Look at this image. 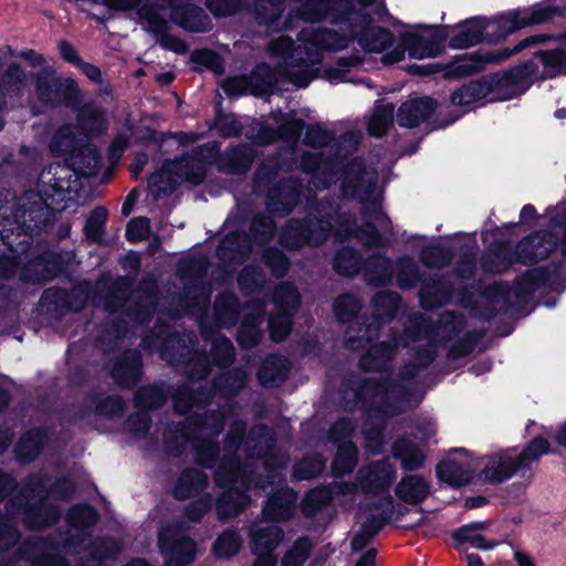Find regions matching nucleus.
<instances>
[{"mask_svg":"<svg viewBox=\"0 0 566 566\" xmlns=\"http://www.w3.org/2000/svg\"><path fill=\"white\" fill-rule=\"evenodd\" d=\"M394 344L381 342L373 345L368 353L360 359V366L365 370H375L378 377H370L364 381L357 392V402L366 409V423L363 434L367 448L371 452H379L382 447L381 428L384 418L394 416L402 410V388L399 384L390 382V373L386 368L397 348L399 342L395 337Z\"/></svg>","mask_w":566,"mask_h":566,"instance_id":"obj_1","label":"nucleus"},{"mask_svg":"<svg viewBox=\"0 0 566 566\" xmlns=\"http://www.w3.org/2000/svg\"><path fill=\"white\" fill-rule=\"evenodd\" d=\"M557 39L560 41L558 48L537 52L530 63L505 73L496 87L488 81L470 82L452 94L451 103L469 107L483 101L511 99L525 93L535 78L566 74V32Z\"/></svg>","mask_w":566,"mask_h":566,"instance_id":"obj_2","label":"nucleus"},{"mask_svg":"<svg viewBox=\"0 0 566 566\" xmlns=\"http://www.w3.org/2000/svg\"><path fill=\"white\" fill-rule=\"evenodd\" d=\"M259 431L255 444L252 450H249L248 455L250 458L264 457V467L268 478L271 479L268 483L274 484L275 479H277V483L272 490L273 493L262 512L265 521L253 525L251 530L252 552L255 555L253 566H275L276 558L273 555V551L282 542L283 532L279 526L270 525L268 522L289 518L294 510L297 497L293 490L281 483L280 474L273 468V454L271 453L272 437L269 436L265 428H260ZM251 442L252 439L250 438L244 440V448L251 449Z\"/></svg>","mask_w":566,"mask_h":566,"instance_id":"obj_3","label":"nucleus"},{"mask_svg":"<svg viewBox=\"0 0 566 566\" xmlns=\"http://www.w3.org/2000/svg\"><path fill=\"white\" fill-rule=\"evenodd\" d=\"M210 394L199 392L193 398L188 388H181L174 395V406L179 413L191 412L187 424H177L165 432V443L172 451H185L188 444L195 450L196 459L202 467H212L218 452L211 438L218 436L224 426L229 408L220 411L209 410L200 413L202 405L208 403Z\"/></svg>","mask_w":566,"mask_h":566,"instance_id":"obj_4","label":"nucleus"},{"mask_svg":"<svg viewBox=\"0 0 566 566\" xmlns=\"http://www.w3.org/2000/svg\"><path fill=\"white\" fill-rule=\"evenodd\" d=\"M340 189L345 197L355 198L366 206L364 211L366 226L363 229H356L349 218H340L335 235L342 239L356 237L368 247L385 244L379 231L389 230V220L380 208L381 191L378 187L376 170L367 168L360 159L355 158L342 174Z\"/></svg>","mask_w":566,"mask_h":566,"instance_id":"obj_5","label":"nucleus"},{"mask_svg":"<svg viewBox=\"0 0 566 566\" xmlns=\"http://www.w3.org/2000/svg\"><path fill=\"white\" fill-rule=\"evenodd\" d=\"M553 18H555L554 8H551L548 1H545L528 8L509 11L491 20L472 19L454 29L449 44L453 49H465L483 40L497 41L520 29L543 24Z\"/></svg>","mask_w":566,"mask_h":566,"instance_id":"obj_6","label":"nucleus"},{"mask_svg":"<svg viewBox=\"0 0 566 566\" xmlns=\"http://www.w3.org/2000/svg\"><path fill=\"white\" fill-rule=\"evenodd\" d=\"M217 147L206 144L198 147L191 156L167 161L149 178V186L156 197L168 195L182 181L199 185L205 178L206 164L214 158Z\"/></svg>","mask_w":566,"mask_h":566,"instance_id":"obj_7","label":"nucleus"},{"mask_svg":"<svg viewBox=\"0 0 566 566\" xmlns=\"http://www.w3.org/2000/svg\"><path fill=\"white\" fill-rule=\"evenodd\" d=\"M249 465L240 467L234 461L223 462L216 471L217 484L224 489V493L217 502V510L220 517H228L238 514L249 502L245 491L252 489V484L259 489H265L264 482H253L249 476Z\"/></svg>","mask_w":566,"mask_h":566,"instance_id":"obj_8","label":"nucleus"},{"mask_svg":"<svg viewBox=\"0 0 566 566\" xmlns=\"http://www.w3.org/2000/svg\"><path fill=\"white\" fill-rule=\"evenodd\" d=\"M548 452L549 444L547 440L538 437L533 439L520 453L515 449H509L491 455L482 474L485 480L500 483L510 479L518 469L530 465L541 455Z\"/></svg>","mask_w":566,"mask_h":566,"instance_id":"obj_9","label":"nucleus"},{"mask_svg":"<svg viewBox=\"0 0 566 566\" xmlns=\"http://www.w3.org/2000/svg\"><path fill=\"white\" fill-rule=\"evenodd\" d=\"M442 40L433 29L410 30L401 33L400 43L387 52L385 63H396L405 57L406 52L412 59L436 57L441 50Z\"/></svg>","mask_w":566,"mask_h":566,"instance_id":"obj_10","label":"nucleus"},{"mask_svg":"<svg viewBox=\"0 0 566 566\" xmlns=\"http://www.w3.org/2000/svg\"><path fill=\"white\" fill-rule=\"evenodd\" d=\"M300 296L289 283L280 284L273 295L276 313L269 318V329L274 342L282 340L291 329V317L296 311Z\"/></svg>","mask_w":566,"mask_h":566,"instance_id":"obj_11","label":"nucleus"},{"mask_svg":"<svg viewBox=\"0 0 566 566\" xmlns=\"http://www.w3.org/2000/svg\"><path fill=\"white\" fill-rule=\"evenodd\" d=\"M551 39L552 36L547 34H536L522 40L513 50L505 49L481 54H463L455 61L453 70L458 75H470L482 71L488 63L502 62L512 54L518 53L527 46L542 43Z\"/></svg>","mask_w":566,"mask_h":566,"instance_id":"obj_12","label":"nucleus"},{"mask_svg":"<svg viewBox=\"0 0 566 566\" xmlns=\"http://www.w3.org/2000/svg\"><path fill=\"white\" fill-rule=\"evenodd\" d=\"M354 427L349 420L337 421L329 430V439L339 443L336 458L333 462V473L343 475L352 472L357 463V449L347 440L353 433Z\"/></svg>","mask_w":566,"mask_h":566,"instance_id":"obj_13","label":"nucleus"},{"mask_svg":"<svg viewBox=\"0 0 566 566\" xmlns=\"http://www.w3.org/2000/svg\"><path fill=\"white\" fill-rule=\"evenodd\" d=\"M159 547L167 566H187L196 556V544L192 539L178 536L176 531L164 527L159 532Z\"/></svg>","mask_w":566,"mask_h":566,"instance_id":"obj_14","label":"nucleus"},{"mask_svg":"<svg viewBox=\"0 0 566 566\" xmlns=\"http://www.w3.org/2000/svg\"><path fill=\"white\" fill-rule=\"evenodd\" d=\"M332 230L331 220L291 221L283 231L281 240L290 248H298L303 243L319 244Z\"/></svg>","mask_w":566,"mask_h":566,"instance_id":"obj_15","label":"nucleus"},{"mask_svg":"<svg viewBox=\"0 0 566 566\" xmlns=\"http://www.w3.org/2000/svg\"><path fill=\"white\" fill-rule=\"evenodd\" d=\"M273 75L266 64H260L250 77L231 76L223 81L222 88L229 95H264L273 88Z\"/></svg>","mask_w":566,"mask_h":566,"instance_id":"obj_16","label":"nucleus"},{"mask_svg":"<svg viewBox=\"0 0 566 566\" xmlns=\"http://www.w3.org/2000/svg\"><path fill=\"white\" fill-rule=\"evenodd\" d=\"M139 21L143 28L157 38V42L166 49L182 54L187 52V44L180 39L166 33L168 28V13L155 12V8L146 6L139 9Z\"/></svg>","mask_w":566,"mask_h":566,"instance_id":"obj_17","label":"nucleus"},{"mask_svg":"<svg viewBox=\"0 0 566 566\" xmlns=\"http://www.w3.org/2000/svg\"><path fill=\"white\" fill-rule=\"evenodd\" d=\"M396 475L394 467L388 461H377L359 470L357 483H349L364 493L387 492Z\"/></svg>","mask_w":566,"mask_h":566,"instance_id":"obj_18","label":"nucleus"},{"mask_svg":"<svg viewBox=\"0 0 566 566\" xmlns=\"http://www.w3.org/2000/svg\"><path fill=\"white\" fill-rule=\"evenodd\" d=\"M160 13H168V20L191 32H202L208 29L207 17L202 9L192 6L188 0H167Z\"/></svg>","mask_w":566,"mask_h":566,"instance_id":"obj_19","label":"nucleus"},{"mask_svg":"<svg viewBox=\"0 0 566 566\" xmlns=\"http://www.w3.org/2000/svg\"><path fill=\"white\" fill-rule=\"evenodd\" d=\"M165 400L166 394L159 386L144 387L136 392L135 401L140 411L128 419V427L136 437H143L149 429V418L143 410L158 408Z\"/></svg>","mask_w":566,"mask_h":566,"instance_id":"obj_20","label":"nucleus"},{"mask_svg":"<svg viewBox=\"0 0 566 566\" xmlns=\"http://www.w3.org/2000/svg\"><path fill=\"white\" fill-rule=\"evenodd\" d=\"M324 153L308 151L301 163V169L305 172H312L308 181L315 189H324L331 185L333 176L338 172V155L335 158H323Z\"/></svg>","mask_w":566,"mask_h":566,"instance_id":"obj_21","label":"nucleus"},{"mask_svg":"<svg viewBox=\"0 0 566 566\" xmlns=\"http://www.w3.org/2000/svg\"><path fill=\"white\" fill-rule=\"evenodd\" d=\"M476 467L472 458L459 451L438 464L437 474L441 481L459 486L471 480Z\"/></svg>","mask_w":566,"mask_h":566,"instance_id":"obj_22","label":"nucleus"},{"mask_svg":"<svg viewBox=\"0 0 566 566\" xmlns=\"http://www.w3.org/2000/svg\"><path fill=\"white\" fill-rule=\"evenodd\" d=\"M279 129L274 130L265 126H261L258 136L255 137L259 144H269L277 139H286L287 142H297L301 132L304 128V123L295 118L294 115L287 114L277 120Z\"/></svg>","mask_w":566,"mask_h":566,"instance_id":"obj_23","label":"nucleus"},{"mask_svg":"<svg viewBox=\"0 0 566 566\" xmlns=\"http://www.w3.org/2000/svg\"><path fill=\"white\" fill-rule=\"evenodd\" d=\"M436 109V102L430 97H420L403 103L397 114L400 126L416 127L424 122Z\"/></svg>","mask_w":566,"mask_h":566,"instance_id":"obj_24","label":"nucleus"},{"mask_svg":"<svg viewBox=\"0 0 566 566\" xmlns=\"http://www.w3.org/2000/svg\"><path fill=\"white\" fill-rule=\"evenodd\" d=\"M392 499L386 496L381 502V509H377V513L373 515L371 520L366 523L361 531L358 532L352 539V548L360 551L367 546L373 536L378 532L381 525L391 517L392 514Z\"/></svg>","mask_w":566,"mask_h":566,"instance_id":"obj_25","label":"nucleus"},{"mask_svg":"<svg viewBox=\"0 0 566 566\" xmlns=\"http://www.w3.org/2000/svg\"><path fill=\"white\" fill-rule=\"evenodd\" d=\"M355 489L349 483H335L332 489H314L311 490L302 502V510L306 515H314L323 505L328 503L335 495L352 494Z\"/></svg>","mask_w":566,"mask_h":566,"instance_id":"obj_26","label":"nucleus"},{"mask_svg":"<svg viewBox=\"0 0 566 566\" xmlns=\"http://www.w3.org/2000/svg\"><path fill=\"white\" fill-rule=\"evenodd\" d=\"M430 492L428 481L419 474L403 476L396 485L395 493L399 500L408 504L423 502Z\"/></svg>","mask_w":566,"mask_h":566,"instance_id":"obj_27","label":"nucleus"},{"mask_svg":"<svg viewBox=\"0 0 566 566\" xmlns=\"http://www.w3.org/2000/svg\"><path fill=\"white\" fill-rule=\"evenodd\" d=\"M308 195L310 187L305 193L295 182L284 185L280 189L271 190L268 209L271 212L287 213L292 210L295 202L300 200L301 196L308 198Z\"/></svg>","mask_w":566,"mask_h":566,"instance_id":"obj_28","label":"nucleus"},{"mask_svg":"<svg viewBox=\"0 0 566 566\" xmlns=\"http://www.w3.org/2000/svg\"><path fill=\"white\" fill-rule=\"evenodd\" d=\"M394 457L399 459L405 470H416L424 462V449L422 444L415 443L410 439H400L392 447Z\"/></svg>","mask_w":566,"mask_h":566,"instance_id":"obj_29","label":"nucleus"},{"mask_svg":"<svg viewBox=\"0 0 566 566\" xmlns=\"http://www.w3.org/2000/svg\"><path fill=\"white\" fill-rule=\"evenodd\" d=\"M287 371V359L282 356L272 355L262 364L258 376L263 386H275L286 378Z\"/></svg>","mask_w":566,"mask_h":566,"instance_id":"obj_30","label":"nucleus"},{"mask_svg":"<svg viewBox=\"0 0 566 566\" xmlns=\"http://www.w3.org/2000/svg\"><path fill=\"white\" fill-rule=\"evenodd\" d=\"M364 274L370 284L384 285L392 277L394 264L385 256L375 255L365 263Z\"/></svg>","mask_w":566,"mask_h":566,"instance_id":"obj_31","label":"nucleus"},{"mask_svg":"<svg viewBox=\"0 0 566 566\" xmlns=\"http://www.w3.org/2000/svg\"><path fill=\"white\" fill-rule=\"evenodd\" d=\"M140 373V356L136 352H129L126 357L113 368L115 380L123 386L136 382Z\"/></svg>","mask_w":566,"mask_h":566,"instance_id":"obj_32","label":"nucleus"},{"mask_svg":"<svg viewBox=\"0 0 566 566\" xmlns=\"http://www.w3.org/2000/svg\"><path fill=\"white\" fill-rule=\"evenodd\" d=\"M207 484V476L199 470L185 471L178 479L174 494L177 499H187L197 494Z\"/></svg>","mask_w":566,"mask_h":566,"instance_id":"obj_33","label":"nucleus"},{"mask_svg":"<svg viewBox=\"0 0 566 566\" xmlns=\"http://www.w3.org/2000/svg\"><path fill=\"white\" fill-rule=\"evenodd\" d=\"M394 105L390 103L376 105L368 119V132L375 137L385 135L392 123Z\"/></svg>","mask_w":566,"mask_h":566,"instance_id":"obj_34","label":"nucleus"},{"mask_svg":"<svg viewBox=\"0 0 566 566\" xmlns=\"http://www.w3.org/2000/svg\"><path fill=\"white\" fill-rule=\"evenodd\" d=\"M484 527V523L467 525L458 530L454 534L459 545L470 544L471 547L488 551L495 546V542L486 541L478 531Z\"/></svg>","mask_w":566,"mask_h":566,"instance_id":"obj_35","label":"nucleus"},{"mask_svg":"<svg viewBox=\"0 0 566 566\" xmlns=\"http://www.w3.org/2000/svg\"><path fill=\"white\" fill-rule=\"evenodd\" d=\"M44 440V434L40 430H32L25 433L19 441L15 452L20 461H31L40 452Z\"/></svg>","mask_w":566,"mask_h":566,"instance_id":"obj_36","label":"nucleus"},{"mask_svg":"<svg viewBox=\"0 0 566 566\" xmlns=\"http://www.w3.org/2000/svg\"><path fill=\"white\" fill-rule=\"evenodd\" d=\"M526 247H531L533 249L531 259H545L556 247V239L549 232L536 233L531 235L520 245L522 250H524Z\"/></svg>","mask_w":566,"mask_h":566,"instance_id":"obj_37","label":"nucleus"},{"mask_svg":"<svg viewBox=\"0 0 566 566\" xmlns=\"http://www.w3.org/2000/svg\"><path fill=\"white\" fill-rule=\"evenodd\" d=\"M101 2L111 10L132 12L134 11L139 18V9L146 6L155 8V12L158 9H164V3H168L167 0H101Z\"/></svg>","mask_w":566,"mask_h":566,"instance_id":"obj_38","label":"nucleus"},{"mask_svg":"<svg viewBox=\"0 0 566 566\" xmlns=\"http://www.w3.org/2000/svg\"><path fill=\"white\" fill-rule=\"evenodd\" d=\"M78 125L85 134H96L104 129L105 118L101 109L87 105L80 113Z\"/></svg>","mask_w":566,"mask_h":566,"instance_id":"obj_39","label":"nucleus"},{"mask_svg":"<svg viewBox=\"0 0 566 566\" xmlns=\"http://www.w3.org/2000/svg\"><path fill=\"white\" fill-rule=\"evenodd\" d=\"M248 374L244 370H234L223 376L214 387L212 398H217L218 395L234 394L240 390L247 381Z\"/></svg>","mask_w":566,"mask_h":566,"instance_id":"obj_40","label":"nucleus"},{"mask_svg":"<svg viewBox=\"0 0 566 566\" xmlns=\"http://www.w3.org/2000/svg\"><path fill=\"white\" fill-rule=\"evenodd\" d=\"M262 322V317L260 314L256 316L247 317L244 323L240 327L238 334V342L241 346L248 348L256 345L261 338V332L259 329V325Z\"/></svg>","mask_w":566,"mask_h":566,"instance_id":"obj_41","label":"nucleus"},{"mask_svg":"<svg viewBox=\"0 0 566 566\" xmlns=\"http://www.w3.org/2000/svg\"><path fill=\"white\" fill-rule=\"evenodd\" d=\"M334 268L342 275H354L360 270L359 258L353 249L345 248L337 252Z\"/></svg>","mask_w":566,"mask_h":566,"instance_id":"obj_42","label":"nucleus"},{"mask_svg":"<svg viewBox=\"0 0 566 566\" xmlns=\"http://www.w3.org/2000/svg\"><path fill=\"white\" fill-rule=\"evenodd\" d=\"M216 314L221 324L228 325L238 317V302L231 294L220 295L214 303Z\"/></svg>","mask_w":566,"mask_h":566,"instance_id":"obj_43","label":"nucleus"},{"mask_svg":"<svg viewBox=\"0 0 566 566\" xmlns=\"http://www.w3.org/2000/svg\"><path fill=\"white\" fill-rule=\"evenodd\" d=\"M325 468V460L315 454L300 461L294 467V475L298 480H307L318 475Z\"/></svg>","mask_w":566,"mask_h":566,"instance_id":"obj_44","label":"nucleus"},{"mask_svg":"<svg viewBox=\"0 0 566 566\" xmlns=\"http://www.w3.org/2000/svg\"><path fill=\"white\" fill-rule=\"evenodd\" d=\"M24 520L28 526L32 528L45 527L53 524L57 518L55 510H49L41 504L39 507L24 510Z\"/></svg>","mask_w":566,"mask_h":566,"instance_id":"obj_45","label":"nucleus"},{"mask_svg":"<svg viewBox=\"0 0 566 566\" xmlns=\"http://www.w3.org/2000/svg\"><path fill=\"white\" fill-rule=\"evenodd\" d=\"M69 523L74 528H83L93 525L97 521L95 510L90 505H75L67 515Z\"/></svg>","mask_w":566,"mask_h":566,"instance_id":"obj_46","label":"nucleus"},{"mask_svg":"<svg viewBox=\"0 0 566 566\" xmlns=\"http://www.w3.org/2000/svg\"><path fill=\"white\" fill-rule=\"evenodd\" d=\"M241 543L235 531H227L216 542L214 552L219 557L228 558L239 552Z\"/></svg>","mask_w":566,"mask_h":566,"instance_id":"obj_47","label":"nucleus"},{"mask_svg":"<svg viewBox=\"0 0 566 566\" xmlns=\"http://www.w3.org/2000/svg\"><path fill=\"white\" fill-rule=\"evenodd\" d=\"M312 544L308 538H300L295 542L293 547L286 552L282 558V566H303Z\"/></svg>","mask_w":566,"mask_h":566,"instance_id":"obj_48","label":"nucleus"},{"mask_svg":"<svg viewBox=\"0 0 566 566\" xmlns=\"http://www.w3.org/2000/svg\"><path fill=\"white\" fill-rule=\"evenodd\" d=\"M75 138L71 126H64L54 135L50 150L53 155H64L73 153Z\"/></svg>","mask_w":566,"mask_h":566,"instance_id":"obj_49","label":"nucleus"},{"mask_svg":"<svg viewBox=\"0 0 566 566\" xmlns=\"http://www.w3.org/2000/svg\"><path fill=\"white\" fill-rule=\"evenodd\" d=\"M335 314L342 322L350 321L360 308V302L354 295H343L334 304Z\"/></svg>","mask_w":566,"mask_h":566,"instance_id":"obj_50","label":"nucleus"},{"mask_svg":"<svg viewBox=\"0 0 566 566\" xmlns=\"http://www.w3.org/2000/svg\"><path fill=\"white\" fill-rule=\"evenodd\" d=\"M398 283L402 289L411 287L417 279L416 263L411 258H401L397 263Z\"/></svg>","mask_w":566,"mask_h":566,"instance_id":"obj_51","label":"nucleus"},{"mask_svg":"<svg viewBox=\"0 0 566 566\" xmlns=\"http://www.w3.org/2000/svg\"><path fill=\"white\" fill-rule=\"evenodd\" d=\"M107 218V211L104 208H96L88 217L84 227L85 235L94 241H98L103 233V227Z\"/></svg>","mask_w":566,"mask_h":566,"instance_id":"obj_52","label":"nucleus"},{"mask_svg":"<svg viewBox=\"0 0 566 566\" xmlns=\"http://www.w3.org/2000/svg\"><path fill=\"white\" fill-rule=\"evenodd\" d=\"M399 297L395 293H379L374 298L375 307L380 319H389L394 316Z\"/></svg>","mask_w":566,"mask_h":566,"instance_id":"obj_53","label":"nucleus"},{"mask_svg":"<svg viewBox=\"0 0 566 566\" xmlns=\"http://www.w3.org/2000/svg\"><path fill=\"white\" fill-rule=\"evenodd\" d=\"M150 231L149 220L145 217L132 219L126 228V238L128 241L135 243L147 238Z\"/></svg>","mask_w":566,"mask_h":566,"instance_id":"obj_54","label":"nucleus"},{"mask_svg":"<svg viewBox=\"0 0 566 566\" xmlns=\"http://www.w3.org/2000/svg\"><path fill=\"white\" fill-rule=\"evenodd\" d=\"M192 60L197 64L203 65L217 74L223 72V63L221 57L211 50H198L193 52Z\"/></svg>","mask_w":566,"mask_h":566,"instance_id":"obj_55","label":"nucleus"},{"mask_svg":"<svg viewBox=\"0 0 566 566\" xmlns=\"http://www.w3.org/2000/svg\"><path fill=\"white\" fill-rule=\"evenodd\" d=\"M213 361L217 365H226L232 361L234 348L230 339L220 337L213 344Z\"/></svg>","mask_w":566,"mask_h":566,"instance_id":"obj_56","label":"nucleus"},{"mask_svg":"<svg viewBox=\"0 0 566 566\" xmlns=\"http://www.w3.org/2000/svg\"><path fill=\"white\" fill-rule=\"evenodd\" d=\"M240 287L250 293L254 292L263 283V274L255 268L244 269L238 279Z\"/></svg>","mask_w":566,"mask_h":566,"instance_id":"obj_57","label":"nucleus"},{"mask_svg":"<svg viewBox=\"0 0 566 566\" xmlns=\"http://www.w3.org/2000/svg\"><path fill=\"white\" fill-rule=\"evenodd\" d=\"M421 259L429 266H441L449 261L450 255L444 248L432 245L422 251Z\"/></svg>","mask_w":566,"mask_h":566,"instance_id":"obj_58","label":"nucleus"},{"mask_svg":"<svg viewBox=\"0 0 566 566\" xmlns=\"http://www.w3.org/2000/svg\"><path fill=\"white\" fill-rule=\"evenodd\" d=\"M56 83L52 81L48 75H40L36 81V92L39 98L44 103H53L56 93Z\"/></svg>","mask_w":566,"mask_h":566,"instance_id":"obj_59","label":"nucleus"},{"mask_svg":"<svg viewBox=\"0 0 566 566\" xmlns=\"http://www.w3.org/2000/svg\"><path fill=\"white\" fill-rule=\"evenodd\" d=\"M207 8L218 17H227L235 13L240 3L238 0H207Z\"/></svg>","mask_w":566,"mask_h":566,"instance_id":"obj_60","label":"nucleus"},{"mask_svg":"<svg viewBox=\"0 0 566 566\" xmlns=\"http://www.w3.org/2000/svg\"><path fill=\"white\" fill-rule=\"evenodd\" d=\"M82 154L85 158H87L86 164L76 168L80 174L90 176L94 175L99 167V155L95 147L87 145L82 150Z\"/></svg>","mask_w":566,"mask_h":566,"instance_id":"obj_61","label":"nucleus"},{"mask_svg":"<svg viewBox=\"0 0 566 566\" xmlns=\"http://www.w3.org/2000/svg\"><path fill=\"white\" fill-rule=\"evenodd\" d=\"M328 133L319 126H308L305 132V144L314 149L326 145L329 142Z\"/></svg>","mask_w":566,"mask_h":566,"instance_id":"obj_62","label":"nucleus"},{"mask_svg":"<svg viewBox=\"0 0 566 566\" xmlns=\"http://www.w3.org/2000/svg\"><path fill=\"white\" fill-rule=\"evenodd\" d=\"M212 506V499L207 495L199 501L191 503L186 510V516L191 522L199 521Z\"/></svg>","mask_w":566,"mask_h":566,"instance_id":"obj_63","label":"nucleus"},{"mask_svg":"<svg viewBox=\"0 0 566 566\" xmlns=\"http://www.w3.org/2000/svg\"><path fill=\"white\" fill-rule=\"evenodd\" d=\"M118 551L119 546L117 543L113 541H101L98 544L94 545V548L92 551V557L98 560L112 558L115 557Z\"/></svg>","mask_w":566,"mask_h":566,"instance_id":"obj_64","label":"nucleus"}]
</instances>
